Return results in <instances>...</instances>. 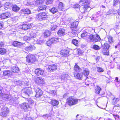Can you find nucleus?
<instances>
[{
  "instance_id": "cd10ccee",
  "label": "nucleus",
  "mask_w": 120,
  "mask_h": 120,
  "mask_svg": "<svg viewBox=\"0 0 120 120\" xmlns=\"http://www.w3.org/2000/svg\"><path fill=\"white\" fill-rule=\"evenodd\" d=\"M14 82L15 84L20 86L22 85L24 83V82L23 81L19 80H15Z\"/></svg>"
},
{
  "instance_id": "ea45409f",
  "label": "nucleus",
  "mask_w": 120,
  "mask_h": 120,
  "mask_svg": "<svg viewBox=\"0 0 120 120\" xmlns=\"http://www.w3.org/2000/svg\"><path fill=\"white\" fill-rule=\"evenodd\" d=\"M104 49L105 50V48H102L101 49V50L102 53L104 55H108L109 53V51L108 50L106 51H104Z\"/></svg>"
},
{
  "instance_id": "c9c22d12",
  "label": "nucleus",
  "mask_w": 120,
  "mask_h": 120,
  "mask_svg": "<svg viewBox=\"0 0 120 120\" xmlns=\"http://www.w3.org/2000/svg\"><path fill=\"white\" fill-rule=\"evenodd\" d=\"M101 90V88L99 86H98L95 89V93L98 94H99Z\"/></svg>"
},
{
  "instance_id": "412c9836",
  "label": "nucleus",
  "mask_w": 120,
  "mask_h": 120,
  "mask_svg": "<svg viewBox=\"0 0 120 120\" xmlns=\"http://www.w3.org/2000/svg\"><path fill=\"white\" fill-rule=\"evenodd\" d=\"M20 12L27 14L31 13L30 10L28 8H23L21 10Z\"/></svg>"
},
{
  "instance_id": "bf43d9fd",
  "label": "nucleus",
  "mask_w": 120,
  "mask_h": 120,
  "mask_svg": "<svg viewBox=\"0 0 120 120\" xmlns=\"http://www.w3.org/2000/svg\"><path fill=\"white\" fill-rule=\"evenodd\" d=\"M28 27L27 26V25L25 24L22 25V29L23 30H27V29Z\"/></svg>"
},
{
  "instance_id": "9d476101",
  "label": "nucleus",
  "mask_w": 120,
  "mask_h": 120,
  "mask_svg": "<svg viewBox=\"0 0 120 120\" xmlns=\"http://www.w3.org/2000/svg\"><path fill=\"white\" fill-rule=\"evenodd\" d=\"M20 107L21 109H24L25 111H27L30 108V106L28 103H24L21 104Z\"/></svg>"
},
{
  "instance_id": "e2e57ef3",
  "label": "nucleus",
  "mask_w": 120,
  "mask_h": 120,
  "mask_svg": "<svg viewBox=\"0 0 120 120\" xmlns=\"http://www.w3.org/2000/svg\"><path fill=\"white\" fill-rule=\"evenodd\" d=\"M22 120H33V119L31 117H26L22 118Z\"/></svg>"
},
{
  "instance_id": "3c124183",
  "label": "nucleus",
  "mask_w": 120,
  "mask_h": 120,
  "mask_svg": "<svg viewBox=\"0 0 120 120\" xmlns=\"http://www.w3.org/2000/svg\"><path fill=\"white\" fill-rule=\"evenodd\" d=\"M71 33L74 36L75 35L77 34V31L76 29H73V30L71 29Z\"/></svg>"
},
{
  "instance_id": "2f4dec72",
  "label": "nucleus",
  "mask_w": 120,
  "mask_h": 120,
  "mask_svg": "<svg viewBox=\"0 0 120 120\" xmlns=\"http://www.w3.org/2000/svg\"><path fill=\"white\" fill-rule=\"evenodd\" d=\"M74 70L75 72H79L81 71V69H80L79 67L77 64H76L74 66Z\"/></svg>"
},
{
  "instance_id": "f257e3e1",
  "label": "nucleus",
  "mask_w": 120,
  "mask_h": 120,
  "mask_svg": "<svg viewBox=\"0 0 120 120\" xmlns=\"http://www.w3.org/2000/svg\"><path fill=\"white\" fill-rule=\"evenodd\" d=\"M101 40L99 36L97 34H89L88 37V41L89 42L95 43Z\"/></svg>"
},
{
  "instance_id": "ddd939ff",
  "label": "nucleus",
  "mask_w": 120,
  "mask_h": 120,
  "mask_svg": "<svg viewBox=\"0 0 120 120\" xmlns=\"http://www.w3.org/2000/svg\"><path fill=\"white\" fill-rule=\"evenodd\" d=\"M23 44L17 41H15L13 42L11 44L14 46L18 48H20L22 47Z\"/></svg>"
},
{
  "instance_id": "4c0bfd02",
  "label": "nucleus",
  "mask_w": 120,
  "mask_h": 120,
  "mask_svg": "<svg viewBox=\"0 0 120 120\" xmlns=\"http://www.w3.org/2000/svg\"><path fill=\"white\" fill-rule=\"evenodd\" d=\"M110 47V45L106 43H105L104 45L102 46V48H105L106 49L108 50Z\"/></svg>"
},
{
  "instance_id": "aec40b11",
  "label": "nucleus",
  "mask_w": 120,
  "mask_h": 120,
  "mask_svg": "<svg viewBox=\"0 0 120 120\" xmlns=\"http://www.w3.org/2000/svg\"><path fill=\"white\" fill-rule=\"evenodd\" d=\"M35 82L37 83L39 85L40 84H43L44 80L42 78L38 77L36 78Z\"/></svg>"
},
{
  "instance_id": "774afa93",
  "label": "nucleus",
  "mask_w": 120,
  "mask_h": 120,
  "mask_svg": "<svg viewBox=\"0 0 120 120\" xmlns=\"http://www.w3.org/2000/svg\"><path fill=\"white\" fill-rule=\"evenodd\" d=\"M73 19L71 18H68L67 21L69 23H70L73 22Z\"/></svg>"
},
{
  "instance_id": "0e129e2a",
  "label": "nucleus",
  "mask_w": 120,
  "mask_h": 120,
  "mask_svg": "<svg viewBox=\"0 0 120 120\" xmlns=\"http://www.w3.org/2000/svg\"><path fill=\"white\" fill-rule=\"evenodd\" d=\"M26 64H28L29 65L31 64L32 62H33V60H26Z\"/></svg>"
},
{
  "instance_id": "8fccbe9b",
  "label": "nucleus",
  "mask_w": 120,
  "mask_h": 120,
  "mask_svg": "<svg viewBox=\"0 0 120 120\" xmlns=\"http://www.w3.org/2000/svg\"><path fill=\"white\" fill-rule=\"evenodd\" d=\"M107 38L108 42L110 43H112L113 41V38L110 36H108Z\"/></svg>"
},
{
  "instance_id": "423d86ee",
  "label": "nucleus",
  "mask_w": 120,
  "mask_h": 120,
  "mask_svg": "<svg viewBox=\"0 0 120 120\" xmlns=\"http://www.w3.org/2000/svg\"><path fill=\"white\" fill-rule=\"evenodd\" d=\"M59 42V38H53L47 41L46 43L47 45L50 46L51 45L56 43Z\"/></svg>"
},
{
  "instance_id": "2eb2a0df",
  "label": "nucleus",
  "mask_w": 120,
  "mask_h": 120,
  "mask_svg": "<svg viewBox=\"0 0 120 120\" xmlns=\"http://www.w3.org/2000/svg\"><path fill=\"white\" fill-rule=\"evenodd\" d=\"M61 54L64 56H68L69 55L70 51L68 49H64L61 51Z\"/></svg>"
},
{
  "instance_id": "7c9ffc66",
  "label": "nucleus",
  "mask_w": 120,
  "mask_h": 120,
  "mask_svg": "<svg viewBox=\"0 0 120 120\" xmlns=\"http://www.w3.org/2000/svg\"><path fill=\"white\" fill-rule=\"evenodd\" d=\"M12 72L14 73H17L19 71V70L18 67L14 66L12 68L11 71Z\"/></svg>"
},
{
  "instance_id": "dca6fc26",
  "label": "nucleus",
  "mask_w": 120,
  "mask_h": 120,
  "mask_svg": "<svg viewBox=\"0 0 120 120\" xmlns=\"http://www.w3.org/2000/svg\"><path fill=\"white\" fill-rule=\"evenodd\" d=\"M65 31V29L64 28H60L58 30L57 33L59 36H64L66 34Z\"/></svg>"
},
{
  "instance_id": "09e8293b",
  "label": "nucleus",
  "mask_w": 120,
  "mask_h": 120,
  "mask_svg": "<svg viewBox=\"0 0 120 120\" xmlns=\"http://www.w3.org/2000/svg\"><path fill=\"white\" fill-rule=\"evenodd\" d=\"M69 77L68 74H66L64 75H62L61 76V79L62 80H64L67 79Z\"/></svg>"
},
{
  "instance_id": "4468645a",
  "label": "nucleus",
  "mask_w": 120,
  "mask_h": 120,
  "mask_svg": "<svg viewBox=\"0 0 120 120\" xmlns=\"http://www.w3.org/2000/svg\"><path fill=\"white\" fill-rule=\"evenodd\" d=\"M3 75L8 77H11L12 75V71L10 70H4Z\"/></svg>"
},
{
  "instance_id": "680f3d73",
  "label": "nucleus",
  "mask_w": 120,
  "mask_h": 120,
  "mask_svg": "<svg viewBox=\"0 0 120 120\" xmlns=\"http://www.w3.org/2000/svg\"><path fill=\"white\" fill-rule=\"evenodd\" d=\"M119 1V0H113V5L114 6H116Z\"/></svg>"
},
{
  "instance_id": "c756f323",
  "label": "nucleus",
  "mask_w": 120,
  "mask_h": 120,
  "mask_svg": "<svg viewBox=\"0 0 120 120\" xmlns=\"http://www.w3.org/2000/svg\"><path fill=\"white\" fill-rule=\"evenodd\" d=\"M51 105L53 106H55L58 105L59 104L58 101L56 100H52L51 101Z\"/></svg>"
},
{
  "instance_id": "f704fd0d",
  "label": "nucleus",
  "mask_w": 120,
  "mask_h": 120,
  "mask_svg": "<svg viewBox=\"0 0 120 120\" xmlns=\"http://www.w3.org/2000/svg\"><path fill=\"white\" fill-rule=\"evenodd\" d=\"M64 4L62 2H60L59 4L58 8L60 10H62L64 9Z\"/></svg>"
},
{
  "instance_id": "4d7b16f0",
  "label": "nucleus",
  "mask_w": 120,
  "mask_h": 120,
  "mask_svg": "<svg viewBox=\"0 0 120 120\" xmlns=\"http://www.w3.org/2000/svg\"><path fill=\"white\" fill-rule=\"evenodd\" d=\"M52 0H46L45 1L46 4V5L51 4H52Z\"/></svg>"
},
{
  "instance_id": "473e14b6",
  "label": "nucleus",
  "mask_w": 120,
  "mask_h": 120,
  "mask_svg": "<svg viewBox=\"0 0 120 120\" xmlns=\"http://www.w3.org/2000/svg\"><path fill=\"white\" fill-rule=\"evenodd\" d=\"M49 11L50 12L54 14L57 12L58 10L57 8L55 7H53L52 8L49 9Z\"/></svg>"
},
{
  "instance_id": "393cba45",
  "label": "nucleus",
  "mask_w": 120,
  "mask_h": 120,
  "mask_svg": "<svg viewBox=\"0 0 120 120\" xmlns=\"http://www.w3.org/2000/svg\"><path fill=\"white\" fill-rule=\"evenodd\" d=\"M26 60H35L36 57L32 55H29L26 57Z\"/></svg>"
},
{
  "instance_id": "37998d69",
  "label": "nucleus",
  "mask_w": 120,
  "mask_h": 120,
  "mask_svg": "<svg viewBox=\"0 0 120 120\" xmlns=\"http://www.w3.org/2000/svg\"><path fill=\"white\" fill-rule=\"evenodd\" d=\"M29 35L30 38H34L35 37L36 34L33 31H31L30 33H29Z\"/></svg>"
},
{
  "instance_id": "c03bdc74",
  "label": "nucleus",
  "mask_w": 120,
  "mask_h": 120,
  "mask_svg": "<svg viewBox=\"0 0 120 120\" xmlns=\"http://www.w3.org/2000/svg\"><path fill=\"white\" fill-rule=\"evenodd\" d=\"M23 40L25 41H27L28 43H29L30 42L28 41H29L30 40V38L29 37H27V36H24L23 38Z\"/></svg>"
},
{
  "instance_id": "338daca9",
  "label": "nucleus",
  "mask_w": 120,
  "mask_h": 120,
  "mask_svg": "<svg viewBox=\"0 0 120 120\" xmlns=\"http://www.w3.org/2000/svg\"><path fill=\"white\" fill-rule=\"evenodd\" d=\"M116 13H114L118 15H120V8L117 11Z\"/></svg>"
},
{
  "instance_id": "39448f33",
  "label": "nucleus",
  "mask_w": 120,
  "mask_h": 120,
  "mask_svg": "<svg viewBox=\"0 0 120 120\" xmlns=\"http://www.w3.org/2000/svg\"><path fill=\"white\" fill-rule=\"evenodd\" d=\"M67 103L70 105H72L77 104L78 100L72 97H69L67 99Z\"/></svg>"
},
{
  "instance_id": "603ef678",
  "label": "nucleus",
  "mask_w": 120,
  "mask_h": 120,
  "mask_svg": "<svg viewBox=\"0 0 120 120\" xmlns=\"http://www.w3.org/2000/svg\"><path fill=\"white\" fill-rule=\"evenodd\" d=\"M49 92L51 94L52 96H54L56 94V91L55 90H50L49 91Z\"/></svg>"
},
{
  "instance_id": "6ab92c4d",
  "label": "nucleus",
  "mask_w": 120,
  "mask_h": 120,
  "mask_svg": "<svg viewBox=\"0 0 120 120\" xmlns=\"http://www.w3.org/2000/svg\"><path fill=\"white\" fill-rule=\"evenodd\" d=\"M48 68L49 71H53L56 69L57 66L55 64H53L49 65Z\"/></svg>"
},
{
  "instance_id": "7ed1b4c3",
  "label": "nucleus",
  "mask_w": 120,
  "mask_h": 120,
  "mask_svg": "<svg viewBox=\"0 0 120 120\" xmlns=\"http://www.w3.org/2000/svg\"><path fill=\"white\" fill-rule=\"evenodd\" d=\"M9 112V109L6 107L4 106L1 109L0 115L3 117H5L7 116Z\"/></svg>"
},
{
  "instance_id": "a211bd4d",
  "label": "nucleus",
  "mask_w": 120,
  "mask_h": 120,
  "mask_svg": "<svg viewBox=\"0 0 120 120\" xmlns=\"http://www.w3.org/2000/svg\"><path fill=\"white\" fill-rule=\"evenodd\" d=\"M74 75L76 78L79 79H82L83 76V73L79 72H74Z\"/></svg>"
},
{
  "instance_id": "a878e982",
  "label": "nucleus",
  "mask_w": 120,
  "mask_h": 120,
  "mask_svg": "<svg viewBox=\"0 0 120 120\" xmlns=\"http://www.w3.org/2000/svg\"><path fill=\"white\" fill-rule=\"evenodd\" d=\"M20 8L17 6L16 5H13L12 10L13 11L15 12H17L20 10Z\"/></svg>"
},
{
  "instance_id": "864d4df0",
  "label": "nucleus",
  "mask_w": 120,
  "mask_h": 120,
  "mask_svg": "<svg viewBox=\"0 0 120 120\" xmlns=\"http://www.w3.org/2000/svg\"><path fill=\"white\" fill-rule=\"evenodd\" d=\"M86 79H85L86 82H85V83L86 85H87L88 86L90 82V81H89V80H88V79L87 77H85Z\"/></svg>"
},
{
  "instance_id": "f03ea898",
  "label": "nucleus",
  "mask_w": 120,
  "mask_h": 120,
  "mask_svg": "<svg viewBox=\"0 0 120 120\" xmlns=\"http://www.w3.org/2000/svg\"><path fill=\"white\" fill-rule=\"evenodd\" d=\"M22 95L26 97H23L24 98L29 97L32 94L33 92L32 89L30 88H26L22 89L21 92Z\"/></svg>"
},
{
  "instance_id": "a19ab883",
  "label": "nucleus",
  "mask_w": 120,
  "mask_h": 120,
  "mask_svg": "<svg viewBox=\"0 0 120 120\" xmlns=\"http://www.w3.org/2000/svg\"><path fill=\"white\" fill-rule=\"evenodd\" d=\"M114 105L113 108L116 110L117 112L120 111V105L119 104H117Z\"/></svg>"
},
{
  "instance_id": "c85d7f7f",
  "label": "nucleus",
  "mask_w": 120,
  "mask_h": 120,
  "mask_svg": "<svg viewBox=\"0 0 120 120\" xmlns=\"http://www.w3.org/2000/svg\"><path fill=\"white\" fill-rule=\"evenodd\" d=\"M79 3L81 4L82 5H88L89 4L88 0H80Z\"/></svg>"
},
{
  "instance_id": "69168bd1",
  "label": "nucleus",
  "mask_w": 120,
  "mask_h": 120,
  "mask_svg": "<svg viewBox=\"0 0 120 120\" xmlns=\"http://www.w3.org/2000/svg\"><path fill=\"white\" fill-rule=\"evenodd\" d=\"M113 115L114 117L115 118V120L116 119V117H117L118 119H120L119 116L117 115L113 114Z\"/></svg>"
},
{
  "instance_id": "5701e85b",
  "label": "nucleus",
  "mask_w": 120,
  "mask_h": 120,
  "mask_svg": "<svg viewBox=\"0 0 120 120\" xmlns=\"http://www.w3.org/2000/svg\"><path fill=\"white\" fill-rule=\"evenodd\" d=\"M36 49V47L34 45H30L29 46H27L26 47L25 49L26 51L28 52L32 51L33 50H35Z\"/></svg>"
},
{
  "instance_id": "6e6d98bb",
  "label": "nucleus",
  "mask_w": 120,
  "mask_h": 120,
  "mask_svg": "<svg viewBox=\"0 0 120 120\" xmlns=\"http://www.w3.org/2000/svg\"><path fill=\"white\" fill-rule=\"evenodd\" d=\"M9 100L10 102L12 104L14 103L15 102V101L14 99L13 98H11L10 97Z\"/></svg>"
},
{
  "instance_id": "6e6552de",
  "label": "nucleus",
  "mask_w": 120,
  "mask_h": 120,
  "mask_svg": "<svg viewBox=\"0 0 120 120\" xmlns=\"http://www.w3.org/2000/svg\"><path fill=\"white\" fill-rule=\"evenodd\" d=\"M11 16L10 12H7L1 14L0 15V19H5Z\"/></svg>"
},
{
  "instance_id": "a18cd8bd",
  "label": "nucleus",
  "mask_w": 120,
  "mask_h": 120,
  "mask_svg": "<svg viewBox=\"0 0 120 120\" xmlns=\"http://www.w3.org/2000/svg\"><path fill=\"white\" fill-rule=\"evenodd\" d=\"M45 0H37L35 2V4L38 5L43 3Z\"/></svg>"
},
{
  "instance_id": "5fc2aeb1",
  "label": "nucleus",
  "mask_w": 120,
  "mask_h": 120,
  "mask_svg": "<svg viewBox=\"0 0 120 120\" xmlns=\"http://www.w3.org/2000/svg\"><path fill=\"white\" fill-rule=\"evenodd\" d=\"M97 71L99 72H102L104 71L103 69L100 67H97Z\"/></svg>"
},
{
  "instance_id": "e433bc0d",
  "label": "nucleus",
  "mask_w": 120,
  "mask_h": 120,
  "mask_svg": "<svg viewBox=\"0 0 120 120\" xmlns=\"http://www.w3.org/2000/svg\"><path fill=\"white\" fill-rule=\"evenodd\" d=\"M46 6L44 5L38 7V11H41L45 10L46 8Z\"/></svg>"
},
{
  "instance_id": "20e7f679",
  "label": "nucleus",
  "mask_w": 120,
  "mask_h": 120,
  "mask_svg": "<svg viewBox=\"0 0 120 120\" xmlns=\"http://www.w3.org/2000/svg\"><path fill=\"white\" fill-rule=\"evenodd\" d=\"M34 91L36 92V98H40L42 95L43 91L40 89L37 86L34 87Z\"/></svg>"
},
{
  "instance_id": "4be33fe9",
  "label": "nucleus",
  "mask_w": 120,
  "mask_h": 120,
  "mask_svg": "<svg viewBox=\"0 0 120 120\" xmlns=\"http://www.w3.org/2000/svg\"><path fill=\"white\" fill-rule=\"evenodd\" d=\"M89 8L87 5H84L82 7L80 8V11L82 13H84L87 11V9Z\"/></svg>"
},
{
  "instance_id": "de8ad7c7",
  "label": "nucleus",
  "mask_w": 120,
  "mask_h": 120,
  "mask_svg": "<svg viewBox=\"0 0 120 120\" xmlns=\"http://www.w3.org/2000/svg\"><path fill=\"white\" fill-rule=\"evenodd\" d=\"M93 49L95 50H98L101 49V47L97 45H94L93 47Z\"/></svg>"
},
{
  "instance_id": "f8f14e48",
  "label": "nucleus",
  "mask_w": 120,
  "mask_h": 120,
  "mask_svg": "<svg viewBox=\"0 0 120 120\" xmlns=\"http://www.w3.org/2000/svg\"><path fill=\"white\" fill-rule=\"evenodd\" d=\"M4 43L3 42L0 43V47H4ZM6 49L3 48H0V54L4 55L6 52Z\"/></svg>"
},
{
  "instance_id": "f3484780",
  "label": "nucleus",
  "mask_w": 120,
  "mask_h": 120,
  "mask_svg": "<svg viewBox=\"0 0 120 120\" xmlns=\"http://www.w3.org/2000/svg\"><path fill=\"white\" fill-rule=\"evenodd\" d=\"M35 73L38 75H42L44 73V71L43 70H41V69L37 68L35 70Z\"/></svg>"
},
{
  "instance_id": "72a5a7b5",
  "label": "nucleus",
  "mask_w": 120,
  "mask_h": 120,
  "mask_svg": "<svg viewBox=\"0 0 120 120\" xmlns=\"http://www.w3.org/2000/svg\"><path fill=\"white\" fill-rule=\"evenodd\" d=\"M44 37L46 38L50 35L51 33L49 30H45L44 32Z\"/></svg>"
},
{
  "instance_id": "0eeeda50",
  "label": "nucleus",
  "mask_w": 120,
  "mask_h": 120,
  "mask_svg": "<svg viewBox=\"0 0 120 120\" xmlns=\"http://www.w3.org/2000/svg\"><path fill=\"white\" fill-rule=\"evenodd\" d=\"M48 18L47 13L45 12H42L39 14L38 15V19L41 20H44Z\"/></svg>"
},
{
  "instance_id": "58836bf2",
  "label": "nucleus",
  "mask_w": 120,
  "mask_h": 120,
  "mask_svg": "<svg viewBox=\"0 0 120 120\" xmlns=\"http://www.w3.org/2000/svg\"><path fill=\"white\" fill-rule=\"evenodd\" d=\"M104 49L105 50V48H102L101 49V50L102 53L104 55H108L109 53V51L108 50L106 51H104Z\"/></svg>"
},
{
  "instance_id": "49530a36",
  "label": "nucleus",
  "mask_w": 120,
  "mask_h": 120,
  "mask_svg": "<svg viewBox=\"0 0 120 120\" xmlns=\"http://www.w3.org/2000/svg\"><path fill=\"white\" fill-rule=\"evenodd\" d=\"M90 34L88 33L86 31L82 33L81 35V36L82 37H86L87 36H89Z\"/></svg>"
},
{
  "instance_id": "b1692460",
  "label": "nucleus",
  "mask_w": 120,
  "mask_h": 120,
  "mask_svg": "<svg viewBox=\"0 0 120 120\" xmlns=\"http://www.w3.org/2000/svg\"><path fill=\"white\" fill-rule=\"evenodd\" d=\"M78 23L79 22L77 21L72 23L71 24V29L72 30L73 29H76Z\"/></svg>"
},
{
  "instance_id": "bb28decb",
  "label": "nucleus",
  "mask_w": 120,
  "mask_h": 120,
  "mask_svg": "<svg viewBox=\"0 0 120 120\" xmlns=\"http://www.w3.org/2000/svg\"><path fill=\"white\" fill-rule=\"evenodd\" d=\"M83 73L84 74L85 76L84 77H86L88 75L89 73V71L88 69L86 68L83 69Z\"/></svg>"
},
{
  "instance_id": "13d9d810",
  "label": "nucleus",
  "mask_w": 120,
  "mask_h": 120,
  "mask_svg": "<svg viewBox=\"0 0 120 120\" xmlns=\"http://www.w3.org/2000/svg\"><path fill=\"white\" fill-rule=\"evenodd\" d=\"M27 101L30 104H32L34 103V101L30 98H28Z\"/></svg>"
},
{
  "instance_id": "79ce46f5",
  "label": "nucleus",
  "mask_w": 120,
  "mask_h": 120,
  "mask_svg": "<svg viewBox=\"0 0 120 120\" xmlns=\"http://www.w3.org/2000/svg\"><path fill=\"white\" fill-rule=\"evenodd\" d=\"M78 41L75 39H73L72 40V43L76 46L78 45Z\"/></svg>"
},
{
  "instance_id": "1a4fd4ad",
  "label": "nucleus",
  "mask_w": 120,
  "mask_h": 120,
  "mask_svg": "<svg viewBox=\"0 0 120 120\" xmlns=\"http://www.w3.org/2000/svg\"><path fill=\"white\" fill-rule=\"evenodd\" d=\"M109 95L110 97L112 99V102L115 105V104H116L120 100V98H116L111 93H110Z\"/></svg>"
},
{
  "instance_id": "052dcab7",
  "label": "nucleus",
  "mask_w": 120,
  "mask_h": 120,
  "mask_svg": "<svg viewBox=\"0 0 120 120\" xmlns=\"http://www.w3.org/2000/svg\"><path fill=\"white\" fill-rule=\"evenodd\" d=\"M57 27V26L56 25H52L50 27L51 30H53L56 28Z\"/></svg>"
},
{
  "instance_id": "9b49d317",
  "label": "nucleus",
  "mask_w": 120,
  "mask_h": 120,
  "mask_svg": "<svg viewBox=\"0 0 120 120\" xmlns=\"http://www.w3.org/2000/svg\"><path fill=\"white\" fill-rule=\"evenodd\" d=\"M0 97L3 100L5 101H8L9 100V99L10 98V96L8 94H6L2 93H0Z\"/></svg>"
}]
</instances>
